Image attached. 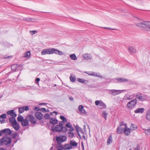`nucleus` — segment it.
<instances>
[{
  "mask_svg": "<svg viewBox=\"0 0 150 150\" xmlns=\"http://www.w3.org/2000/svg\"><path fill=\"white\" fill-rule=\"evenodd\" d=\"M6 142L5 144L8 145L11 143V138L8 137H3L0 139V146L3 145L4 143Z\"/></svg>",
  "mask_w": 150,
  "mask_h": 150,
  "instance_id": "nucleus-4",
  "label": "nucleus"
},
{
  "mask_svg": "<svg viewBox=\"0 0 150 150\" xmlns=\"http://www.w3.org/2000/svg\"><path fill=\"white\" fill-rule=\"evenodd\" d=\"M40 78H37L35 79V83L39 85V82L40 81Z\"/></svg>",
  "mask_w": 150,
  "mask_h": 150,
  "instance_id": "nucleus-47",
  "label": "nucleus"
},
{
  "mask_svg": "<svg viewBox=\"0 0 150 150\" xmlns=\"http://www.w3.org/2000/svg\"><path fill=\"white\" fill-rule=\"evenodd\" d=\"M56 147L57 150H62L63 149H64V147L62 144H57L56 145Z\"/></svg>",
  "mask_w": 150,
  "mask_h": 150,
  "instance_id": "nucleus-25",
  "label": "nucleus"
},
{
  "mask_svg": "<svg viewBox=\"0 0 150 150\" xmlns=\"http://www.w3.org/2000/svg\"><path fill=\"white\" fill-rule=\"evenodd\" d=\"M135 25L142 30L150 31V22L144 21V23H136Z\"/></svg>",
  "mask_w": 150,
  "mask_h": 150,
  "instance_id": "nucleus-2",
  "label": "nucleus"
},
{
  "mask_svg": "<svg viewBox=\"0 0 150 150\" xmlns=\"http://www.w3.org/2000/svg\"><path fill=\"white\" fill-rule=\"evenodd\" d=\"M145 132L147 133V134H150V129L145 130Z\"/></svg>",
  "mask_w": 150,
  "mask_h": 150,
  "instance_id": "nucleus-55",
  "label": "nucleus"
},
{
  "mask_svg": "<svg viewBox=\"0 0 150 150\" xmlns=\"http://www.w3.org/2000/svg\"><path fill=\"white\" fill-rule=\"evenodd\" d=\"M6 113L7 115H10L12 117L10 118H12V119H11V120H14V119H16L15 117L17 116V115L14 112V110H12L8 111Z\"/></svg>",
  "mask_w": 150,
  "mask_h": 150,
  "instance_id": "nucleus-10",
  "label": "nucleus"
},
{
  "mask_svg": "<svg viewBox=\"0 0 150 150\" xmlns=\"http://www.w3.org/2000/svg\"><path fill=\"white\" fill-rule=\"evenodd\" d=\"M112 135H110L107 140V144L109 145L112 143Z\"/></svg>",
  "mask_w": 150,
  "mask_h": 150,
  "instance_id": "nucleus-28",
  "label": "nucleus"
},
{
  "mask_svg": "<svg viewBox=\"0 0 150 150\" xmlns=\"http://www.w3.org/2000/svg\"><path fill=\"white\" fill-rule=\"evenodd\" d=\"M64 147V150H70L72 149V147L70 143L65 144Z\"/></svg>",
  "mask_w": 150,
  "mask_h": 150,
  "instance_id": "nucleus-26",
  "label": "nucleus"
},
{
  "mask_svg": "<svg viewBox=\"0 0 150 150\" xmlns=\"http://www.w3.org/2000/svg\"><path fill=\"white\" fill-rule=\"evenodd\" d=\"M81 112V113H82V114H85L86 113V112L85 109H83L81 111H80Z\"/></svg>",
  "mask_w": 150,
  "mask_h": 150,
  "instance_id": "nucleus-54",
  "label": "nucleus"
},
{
  "mask_svg": "<svg viewBox=\"0 0 150 150\" xmlns=\"http://www.w3.org/2000/svg\"><path fill=\"white\" fill-rule=\"evenodd\" d=\"M107 115L108 114L106 113L105 111H104L102 113V116L103 117H104L105 120H106Z\"/></svg>",
  "mask_w": 150,
  "mask_h": 150,
  "instance_id": "nucleus-38",
  "label": "nucleus"
},
{
  "mask_svg": "<svg viewBox=\"0 0 150 150\" xmlns=\"http://www.w3.org/2000/svg\"><path fill=\"white\" fill-rule=\"evenodd\" d=\"M86 60L91 59L92 58V57H83Z\"/></svg>",
  "mask_w": 150,
  "mask_h": 150,
  "instance_id": "nucleus-57",
  "label": "nucleus"
},
{
  "mask_svg": "<svg viewBox=\"0 0 150 150\" xmlns=\"http://www.w3.org/2000/svg\"><path fill=\"white\" fill-rule=\"evenodd\" d=\"M35 116L39 120H41L43 117V114L40 112H36L35 114Z\"/></svg>",
  "mask_w": 150,
  "mask_h": 150,
  "instance_id": "nucleus-13",
  "label": "nucleus"
},
{
  "mask_svg": "<svg viewBox=\"0 0 150 150\" xmlns=\"http://www.w3.org/2000/svg\"><path fill=\"white\" fill-rule=\"evenodd\" d=\"M60 119L62 120L63 123H66L67 122V120L66 117L63 115H60Z\"/></svg>",
  "mask_w": 150,
  "mask_h": 150,
  "instance_id": "nucleus-33",
  "label": "nucleus"
},
{
  "mask_svg": "<svg viewBox=\"0 0 150 150\" xmlns=\"http://www.w3.org/2000/svg\"><path fill=\"white\" fill-rule=\"evenodd\" d=\"M70 80L72 82H74L76 80V77L75 76H74L71 75L70 77Z\"/></svg>",
  "mask_w": 150,
  "mask_h": 150,
  "instance_id": "nucleus-34",
  "label": "nucleus"
},
{
  "mask_svg": "<svg viewBox=\"0 0 150 150\" xmlns=\"http://www.w3.org/2000/svg\"><path fill=\"white\" fill-rule=\"evenodd\" d=\"M116 79L118 82L120 83L127 82L128 81V80L127 79H124L122 78Z\"/></svg>",
  "mask_w": 150,
  "mask_h": 150,
  "instance_id": "nucleus-24",
  "label": "nucleus"
},
{
  "mask_svg": "<svg viewBox=\"0 0 150 150\" xmlns=\"http://www.w3.org/2000/svg\"><path fill=\"white\" fill-rule=\"evenodd\" d=\"M17 64H13L11 66V70L14 71H17Z\"/></svg>",
  "mask_w": 150,
  "mask_h": 150,
  "instance_id": "nucleus-22",
  "label": "nucleus"
},
{
  "mask_svg": "<svg viewBox=\"0 0 150 150\" xmlns=\"http://www.w3.org/2000/svg\"><path fill=\"white\" fill-rule=\"evenodd\" d=\"M24 112L23 107H21L18 109V112L19 113H22Z\"/></svg>",
  "mask_w": 150,
  "mask_h": 150,
  "instance_id": "nucleus-41",
  "label": "nucleus"
},
{
  "mask_svg": "<svg viewBox=\"0 0 150 150\" xmlns=\"http://www.w3.org/2000/svg\"><path fill=\"white\" fill-rule=\"evenodd\" d=\"M12 118H9V122L11 124L12 127L16 131L18 130L20 128V125L17 122L16 119L11 120Z\"/></svg>",
  "mask_w": 150,
  "mask_h": 150,
  "instance_id": "nucleus-5",
  "label": "nucleus"
},
{
  "mask_svg": "<svg viewBox=\"0 0 150 150\" xmlns=\"http://www.w3.org/2000/svg\"><path fill=\"white\" fill-rule=\"evenodd\" d=\"M125 124L124 123V122H121L120 123V126H122L123 125H125Z\"/></svg>",
  "mask_w": 150,
  "mask_h": 150,
  "instance_id": "nucleus-61",
  "label": "nucleus"
},
{
  "mask_svg": "<svg viewBox=\"0 0 150 150\" xmlns=\"http://www.w3.org/2000/svg\"><path fill=\"white\" fill-rule=\"evenodd\" d=\"M75 129L76 130V129H77L78 130V132H81L82 134H83V130L81 127H79L78 125H76V126H75Z\"/></svg>",
  "mask_w": 150,
  "mask_h": 150,
  "instance_id": "nucleus-31",
  "label": "nucleus"
},
{
  "mask_svg": "<svg viewBox=\"0 0 150 150\" xmlns=\"http://www.w3.org/2000/svg\"><path fill=\"white\" fill-rule=\"evenodd\" d=\"M100 106L101 107L100 108L101 109H105L106 108V106L105 103H103L102 101L100 105Z\"/></svg>",
  "mask_w": 150,
  "mask_h": 150,
  "instance_id": "nucleus-30",
  "label": "nucleus"
},
{
  "mask_svg": "<svg viewBox=\"0 0 150 150\" xmlns=\"http://www.w3.org/2000/svg\"><path fill=\"white\" fill-rule=\"evenodd\" d=\"M137 103V100L134 99L128 102L127 104V107L128 109L131 110L135 106Z\"/></svg>",
  "mask_w": 150,
  "mask_h": 150,
  "instance_id": "nucleus-7",
  "label": "nucleus"
},
{
  "mask_svg": "<svg viewBox=\"0 0 150 150\" xmlns=\"http://www.w3.org/2000/svg\"><path fill=\"white\" fill-rule=\"evenodd\" d=\"M110 91L109 94H110L112 96H116L118 94H119L122 93V90H117L115 89L108 90Z\"/></svg>",
  "mask_w": 150,
  "mask_h": 150,
  "instance_id": "nucleus-11",
  "label": "nucleus"
},
{
  "mask_svg": "<svg viewBox=\"0 0 150 150\" xmlns=\"http://www.w3.org/2000/svg\"><path fill=\"white\" fill-rule=\"evenodd\" d=\"M128 50L129 52L132 54L135 53L136 52V49L132 46H129L128 47Z\"/></svg>",
  "mask_w": 150,
  "mask_h": 150,
  "instance_id": "nucleus-20",
  "label": "nucleus"
},
{
  "mask_svg": "<svg viewBox=\"0 0 150 150\" xmlns=\"http://www.w3.org/2000/svg\"><path fill=\"white\" fill-rule=\"evenodd\" d=\"M77 80L79 82L82 83H87L88 82V80H86L83 78H78L77 79Z\"/></svg>",
  "mask_w": 150,
  "mask_h": 150,
  "instance_id": "nucleus-23",
  "label": "nucleus"
},
{
  "mask_svg": "<svg viewBox=\"0 0 150 150\" xmlns=\"http://www.w3.org/2000/svg\"><path fill=\"white\" fill-rule=\"evenodd\" d=\"M145 109L143 108H138L134 111V112L135 113H142L144 111Z\"/></svg>",
  "mask_w": 150,
  "mask_h": 150,
  "instance_id": "nucleus-19",
  "label": "nucleus"
},
{
  "mask_svg": "<svg viewBox=\"0 0 150 150\" xmlns=\"http://www.w3.org/2000/svg\"><path fill=\"white\" fill-rule=\"evenodd\" d=\"M88 74L89 75L95 76L100 78H102L103 76L100 75L99 73L98 74L97 73L95 72H92L91 73H88Z\"/></svg>",
  "mask_w": 150,
  "mask_h": 150,
  "instance_id": "nucleus-17",
  "label": "nucleus"
},
{
  "mask_svg": "<svg viewBox=\"0 0 150 150\" xmlns=\"http://www.w3.org/2000/svg\"><path fill=\"white\" fill-rule=\"evenodd\" d=\"M81 146L82 148V150H84V147L83 142L81 143Z\"/></svg>",
  "mask_w": 150,
  "mask_h": 150,
  "instance_id": "nucleus-63",
  "label": "nucleus"
},
{
  "mask_svg": "<svg viewBox=\"0 0 150 150\" xmlns=\"http://www.w3.org/2000/svg\"><path fill=\"white\" fill-rule=\"evenodd\" d=\"M46 60L47 61V62H46L48 64H49L52 63V62H53V61L52 60H51L46 59V60Z\"/></svg>",
  "mask_w": 150,
  "mask_h": 150,
  "instance_id": "nucleus-51",
  "label": "nucleus"
},
{
  "mask_svg": "<svg viewBox=\"0 0 150 150\" xmlns=\"http://www.w3.org/2000/svg\"><path fill=\"white\" fill-rule=\"evenodd\" d=\"M125 129L120 127H117V133L118 134H122L124 131Z\"/></svg>",
  "mask_w": 150,
  "mask_h": 150,
  "instance_id": "nucleus-18",
  "label": "nucleus"
},
{
  "mask_svg": "<svg viewBox=\"0 0 150 150\" xmlns=\"http://www.w3.org/2000/svg\"><path fill=\"white\" fill-rule=\"evenodd\" d=\"M56 138L58 144H61L63 142L66 141L67 139L66 136H62L61 137L57 136Z\"/></svg>",
  "mask_w": 150,
  "mask_h": 150,
  "instance_id": "nucleus-6",
  "label": "nucleus"
},
{
  "mask_svg": "<svg viewBox=\"0 0 150 150\" xmlns=\"http://www.w3.org/2000/svg\"><path fill=\"white\" fill-rule=\"evenodd\" d=\"M24 119V117L20 114H19L17 118V120L18 122H21Z\"/></svg>",
  "mask_w": 150,
  "mask_h": 150,
  "instance_id": "nucleus-29",
  "label": "nucleus"
},
{
  "mask_svg": "<svg viewBox=\"0 0 150 150\" xmlns=\"http://www.w3.org/2000/svg\"><path fill=\"white\" fill-rule=\"evenodd\" d=\"M23 109L27 111L29 110V107L28 106H24L22 107Z\"/></svg>",
  "mask_w": 150,
  "mask_h": 150,
  "instance_id": "nucleus-48",
  "label": "nucleus"
},
{
  "mask_svg": "<svg viewBox=\"0 0 150 150\" xmlns=\"http://www.w3.org/2000/svg\"><path fill=\"white\" fill-rule=\"evenodd\" d=\"M32 20H35V19L30 18H25L23 19V20L27 21L28 22H30L33 21H32Z\"/></svg>",
  "mask_w": 150,
  "mask_h": 150,
  "instance_id": "nucleus-35",
  "label": "nucleus"
},
{
  "mask_svg": "<svg viewBox=\"0 0 150 150\" xmlns=\"http://www.w3.org/2000/svg\"><path fill=\"white\" fill-rule=\"evenodd\" d=\"M68 133L69 134V137H71V138H72L74 136V134L73 132H69Z\"/></svg>",
  "mask_w": 150,
  "mask_h": 150,
  "instance_id": "nucleus-46",
  "label": "nucleus"
},
{
  "mask_svg": "<svg viewBox=\"0 0 150 150\" xmlns=\"http://www.w3.org/2000/svg\"><path fill=\"white\" fill-rule=\"evenodd\" d=\"M21 124L22 126H26L29 124V121L27 118H26V116L23 121L21 122Z\"/></svg>",
  "mask_w": 150,
  "mask_h": 150,
  "instance_id": "nucleus-14",
  "label": "nucleus"
},
{
  "mask_svg": "<svg viewBox=\"0 0 150 150\" xmlns=\"http://www.w3.org/2000/svg\"><path fill=\"white\" fill-rule=\"evenodd\" d=\"M23 65L20 64L17 65V71L19 70H21L23 69Z\"/></svg>",
  "mask_w": 150,
  "mask_h": 150,
  "instance_id": "nucleus-36",
  "label": "nucleus"
},
{
  "mask_svg": "<svg viewBox=\"0 0 150 150\" xmlns=\"http://www.w3.org/2000/svg\"><path fill=\"white\" fill-rule=\"evenodd\" d=\"M55 53L59 55L69 56H76L75 54H65L61 51L54 48L46 49L43 50L41 52L42 55L46 54H51Z\"/></svg>",
  "mask_w": 150,
  "mask_h": 150,
  "instance_id": "nucleus-1",
  "label": "nucleus"
},
{
  "mask_svg": "<svg viewBox=\"0 0 150 150\" xmlns=\"http://www.w3.org/2000/svg\"><path fill=\"white\" fill-rule=\"evenodd\" d=\"M63 121H59V124L58 125H60V126H61V127H64V126H63Z\"/></svg>",
  "mask_w": 150,
  "mask_h": 150,
  "instance_id": "nucleus-52",
  "label": "nucleus"
},
{
  "mask_svg": "<svg viewBox=\"0 0 150 150\" xmlns=\"http://www.w3.org/2000/svg\"><path fill=\"white\" fill-rule=\"evenodd\" d=\"M70 58L74 60H76L77 59V57H70Z\"/></svg>",
  "mask_w": 150,
  "mask_h": 150,
  "instance_id": "nucleus-60",
  "label": "nucleus"
},
{
  "mask_svg": "<svg viewBox=\"0 0 150 150\" xmlns=\"http://www.w3.org/2000/svg\"><path fill=\"white\" fill-rule=\"evenodd\" d=\"M130 127V129H132V130H136L137 129V126H135L134 124L132 123L131 124Z\"/></svg>",
  "mask_w": 150,
  "mask_h": 150,
  "instance_id": "nucleus-32",
  "label": "nucleus"
},
{
  "mask_svg": "<svg viewBox=\"0 0 150 150\" xmlns=\"http://www.w3.org/2000/svg\"><path fill=\"white\" fill-rule=\"evenodd\" d=\"M37 32V31L36 30H32L30 31V33L32 35L35 34V33H36Z\"/></svg>",
  "mask_w": 150,
  "mask_h": 150,
  "instance_id": "nucleus-49",
  "label": "nucleus"
},
{
  "mask_svg": "<svg viewBox=\"0 0 150 150\" xmlns=\"http://www.w3.org/2000/svg\"><path fill=\"white\" fill-rule=\"evenodd\" d=\"M125 127L124 131V133L125 135L128 136L130 134L131 129L127 127V125L125 124Z\"/></svg>",
  "mask_w": 150,
  "mask_h": 150,
  "instance_id": "nucleus-15",
  "label": "nucleus"
},
{
  "mask_svg": "<svg viewBox=\"0 0 150 150\" xmlns=\"http://www.w3.org/2000/svg\"><path fill=\"white\" fill-rule=\"evenodd\" d=\"M136 98L138 99L139 100L142 101H145L146 100L145 96L142 95V93H137L136 94Z\"/></svg>",
  "mask_w": 150,
  "mask_h": 150,
  "instance_id": "nucleus-12",
  "label": "nucleus"
},
{
  "mask_svg": "<svg viewBox=\"0 0 150 150\" xmlns=\"http://www.w3.org/2000/svg\"><path fill=\"white\" fill-rule=\"evenodd\" d=\"M49 122L50 124L54 125L58 123V120L56 118L53 117H51L50 118Z\"/></svg>",
  "mask_w": 150,
  "mask_h": 150,
  "instance_id": "nucleus-16",
  "label": "nucleus"
},
{
  "mask_svg": "<svg viewBox=\"0 0 150 150\" xmlns=\"http://www.w3.org/2000/svg\"><path fill=\"white\" fill-rule=\"evenodd\" d=\"M17 135V132H15L14 133L11 134V136L12 137V138L13 139H15L16 138Z\"/></svg>",
  "mask_w": 150,
  "mask_h": 150,
  "instance_id": "nucleus-37",
  "label": "nucleus"
},
{
  "mask_svg": "<svg viewBox=\"0 0 150 150\" xmlns=\"http://www.w3.org/2000/svg\"><path fill=\"white\" fill-rule=\"evenodd\" d=\"M146 119L150 121V109L148 110L146 114Z\"/></svg>",
  "mask_w": 150,
  "mask_h": 150,
  "instance_id": "nucleus-27",
  "label": "nucleus"
},
{
  "mask_svg": "<svg viewBox=\"0 0 150 150\" xmlns=\"http://www.w3.org/2000/svg\"><path fill=\"white\" fill-rule=\"evenodd\" d=\"M76 132H77V134L79 136V138L81 139L82 138V137H81L80 134L79 133V132H78V130L77 129H76Z\"/></svg>",
  "mask_w": 150,
  "mask_h": 150,
  "instance_id": "nucleus-56",
  "label": "nucleus"
},
{
  "mask_svg": "<svg viewBox=\"0 0 150 150\" xmlns=\"http://www.w3.org/2000/svg\"><path fill=\"white\" fill-rule=\"evenodd\" d=\"M40 110L42 112H43V113H45L49 111V110H46V109L45 108H41L40 109Z\"/></svg>",
  "mask_w": 150,
  "mask_h": 150,
  "instance_id": "nucleus-42",
  "label": "nucleus"
},
{
  "mask_svg": "<svg viewBox=\"0 0 150 150\" xmlns=\"http://www.w3.org/2000/svg\"><path fill=\"white\" fill-rule=\"evenodd\" d=\"M101 101V100H96L95 102V104L96 105H100Z\"/></svg>",
  "mask_w": 150,
  "mask_h": 150,
  "instance_id": "nucleus-45",
  "label": "nucleus"
},
{
  "mask_svg": "<svg viewBox=\"0 0 150 150\" xmlns=\"http://www.w3.org/2000/svg\"><path fill=\"white\" fill-rule=\"evenodd\" d=\"M26 118L33 124H35L37 123V120L32 115H27L26 116Z\"/></svg>",
  "mask_w": 150,
  "mask_h": 150,
  "instance_id": "nucleus-9",
  "label": "nucleus"
},
{
  "mask_svg": "<svg viewBox=\"0 0 150 150\" xmlns=\"http://www.w3.org/2000/svg\"><path fill=\"white\" fill-rule=\"evenodd\" d=\"M65 126L66 128H71L72 125L70 122H68L66 124Z\"/></svg>",
  "mask_w": 150,
  "mask_h": 150,
  "instance_id": "nucleus-43",
  "label": "nucleus"
},
{
  "mask_svg": "<svg viewBox=\"0 0 150 150\" xmlns=\"http://www.w3.org/2000/svg\"><path fill=\"white\" fill-rule=\"evenodd\" d=\"M69 99L71 101H72L73 100V98L72 96L69 97Z\"/></svg>",
  "mask_w": 150,
  "mask_h": 150,
  "instance_id": "nucleus-64",
  "label": "nucleus"
},
{
  "mask_svg": "<svg viewBox=\"0 0 150 150\" xmlns=\"http://www.w3.org/2000/svg\"><path fill=\"white\" fill-rule=\"evenodd\" d=\"M83 109V106L81 105H79L78 109L80 111H81Z\"/></svg>",
  "mask_w": 150,
  "mask_h": 150,
  "instance_id": "nucleus-50",
  "label": "nucleus"
},
{
  "mask_svg": "<svg viewBox=\"0 0 150 150\" xmlns=\"http://www.w3.org/2000/svg\"><path fill=\"white\" fill-rule=\"evenodd\" d=\"M44 117L45 119H50V115L48 113H46L44 115Z\"/></svg>",
  "mask_w": 150,
  "mask_h": 150,
  "instance_id": "nucleus-39",
  "label": "nucleus"
},
{
  "mask_svg": "<svg viewBox=\"0 0 150 150\" xmlns=\"http://www.w3.org/2000/svg\"><path fill=\"white\" fill-rule=\"evenodd\" d=\"M1 131V136L2 134H4L5 135L4 137H8V135H10L12 133V131L9 128H5Z\"/></svg>",
  "mask_w": 150,
  "mask_h": 150,
  "instance_id": "nucleus-8",
  "label": "nucleus"
},
{
  "mask_svg": "<svg viewBox=\"0 0 150 150\" xmlns=\"http://www.w3.org/2000/svg\"><path fill=\"white\" fill-rule=\"evenodd\" d=\"M31 52L30 51H28L26 52L24 54V55L23 56H30Z\"/></svg>",
  "mask_w": 150,
  "mask_h": 150,
  "instance_id": "nucleus-40",
  "label": "nucleus"
},
{
  "mask_svg": "<svg viewBox=\"0 0 150 150\" xmlns=\"http://www.w3.org/2000/svg\"><path fill=\"white\" fill-rule=\"evenodd\" d=\"M104 28L105 29H109V30H115V29H112V28H108V27H105V28Z\"/></svg>",
  "mask_w": 150,
  "mask_h": 150,
  "instance_id": "nucleus-58",
  "label": "nucleus"
},
{
  "mask_svg": "<svg viewBox=\"0 0 150 150\" xmlns=\"http://www.w3.org/2000/svg\"><path fill=\"white\" fill-rule=\"evenodd\" d=\"M6 117V114H2L0 115V119L3 118V119Z\"/></svg>",
  "mask_w": 150,
  "mask_h": 150,
  "instance_id": "nucleus-44",
  "label": "nucleus"
},
{
  "mask_svg": "<svg viewBox=\"0 0 150 150\" xmlns=\"http://www.w3.org/2000/svg\"><path fill=\"white\" fill-rule=\"evenodd\" d=\"M70 143L72 147V146H76L78 145V143L73 140H71L70 142Z\"/></svg>",
  "mask_w": 150,
  "mask_h": 150,
  "instance_id": "nucleus-21",
  "label": "nucleus"
},
{
  "mask_svg": "<svg viewBox=\"0 0 150 150\" xmlns=\"http://www.w3.org/2000/svg\"><path fill=\"white\" fill-rule=\"evenodd\" d=\"M69 128L70 129H69V131H70V132L73 131L74 130V128L73 127H72V126L71 128Z\"/></svg>",
  "mask_w": 150,
  "mask_h": 150,
  "instance_id": "nucleus-59",
  "label": "nucleus"
},
{
  "mask_svg": "<svg viewBox=\"0 0 150 150\" xmlns=\"http://www.w3.org/2000/svg\"><path fill=\"white\" fill-rule=\"evenodd\" d=\"M0 121L1 122V124H3V123H4L5 122V120H4V119L2 120H1V121Z\"/></svg>",
  "mask_w": 150,
  "mask_h": 150,
  "instance_id": "nucleus-62",
  "label": "nucleus"
},
{
  "mask_svg": "<svg viewBox=\"0 0 150 150\" xmlns=\"http://www.w3.org/2000/svg\"><path fill=\"white\" fill-rule=\"evenodd\" d=\"M34 110L35 111H38L40 110V109L38 107H35L34 108Z\"/></svg>",
  "mask_w": 150,
  "mask_h": 150,
  "instance_id": "nucleus-53",
  "label": "nucleus"
},
{
  "mask_svg": "<svg viewBox=\"0 0 150 150\" xmlns=\"http://www.w3.org/2000/svg\"><path fill=\"white\" fill-rule=\"evenodd\" d=\"M51 130L53 132H62L64 133L67 132L68 130L65 127H61L60 125H57L54 127V125H52L51 127Z\"/></svg>",
  "mask_w": 150,
  "mask_h": 150,
  "instance_id": "nucleus-3",
  "label": "nucleus"
}]
</instances>
